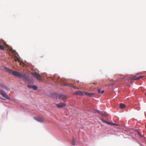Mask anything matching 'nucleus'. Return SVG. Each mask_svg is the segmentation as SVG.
Listing matches in <instances>:
<instances>
[{
    "instance_id": "nucleus-11",
    "label": "nucleus",
    "mask_w": 146,
    "mask_h": 146,
    "mask_svg": "<svg viewBox=\"0 0 146 146\" xmlns=\"http://www.w3.org/2000/svg\"><path fill=\"white\" fill-rule=\"evenodd\" d=\"M3 88L8 91H9L10 90L9 88L6 86H3Z\"/></svg>"
},
{
    "instance_id": "nucleus-19",
    "label": "nucleus",
    "mask_w": 146,
    "mask_h": 146,
    "mask_svg": "<svg viewBox=\"0 0 146 146\" xmlns=\"http://www.w3.org/2000/svg\"><path fill=\"white\" fill-rule=\"evenodd\" d=\"M33 86H31L30 85H28L27 87L29 88H32Z\"/></svg>"
},
{
    "instance_id": "nucleus-26",
    "label": "nucleus",
    "mask_w": 146,
    "mask_h": 146,
    "mask_svg": "<svg viewBox=\"0 0 146 146\" xmlns=\"http://www.w3.org/2000/svg\"><path fill=\"white\" fill-rule=\"evenodd\" d=\"M145 95L146 96V92L145 93Z\"/></svg>"
},
{
    "instance_id": "nucleus-14",
    "label": "nucleus",
    "mask_w": 146,
    "mask_h": 146,
    "mask_svg": "<svg viewBox=\"0 0 146 146\" xmlns=\"http://www.w3.org/2000/svg\"><path fill=\"white\" fill-rule=\"evenodd\" d=\"M76 143L75 139L74 138H73L72 144L73 145H74Z\"/></svg>"
},
{
    "instance_id": "nucleus-13",
    "label": "nucleus",
    "mask_w": 146,
    "mask_h": 146,
    "mask_svg": "<svg viewBox=\"0 0 146 146\" xmlns=\"http://www.w3.org/2000/svg\"><path fill=\"white\" fill-rule=\"evenodd\" d=\"M125 107V106L124 104H123L122 103H121L120 104V107L121 108V109L124 108Z\"/></svg>"
},
{
    "instance_id": "nucleus-6",
    "label": "nucleus",
    "mask_w": 146,
    "mask_h": 146,
    "mask_svg": "<svg viewBox=\"0 0 146 146\" xmlns=\"http://www.w3.org/2000/svg\"><path fill=\"white\" fill-rule=\"evenodd\" d=\"M66 106V104L64 103H60L56 104L57 107L58 108H61L64 107Z\"/></svg>"
},
{
    "instance_id": "nucleus-24",
    "label": "nucleus",
    "mask_w": 146,
    "mask_h": 146,
    "mask_svg": "<svg viewBox=\"0 0 146 146\" xmlns=\"http://www.w3.org/2000/svg\"><path fill=\"white\" fill-rule=\"evenodd\" d=\"M93 84H96L97 83L96 82L94 83Z\"/></svg>"
},
{
    "instance_id": "nucleus-10",
    "label": "nucleus",
    "mask_w": 146,
    "mask_h": 146,
    "mask_svg": "<svg viewBox=\"0 0 146 146\" xmlns=\"http://www.w3.org/2000/svg\"><path fill=\"white\" fill-rule=\"evenodd\" d=\"M75 94L76 95L78 94V95H81L82 96L83 95V92L81 91H78L76 92H75Z\"/></svg>"
},
{
    "instance_id": "nucleus-16",
    "label": "nucleus",
    "mask_w": 146,
    "mask_h": 146,
    "mask_svg": "<svg viewBox=\"0 0 146 146\" xmlns=\"http://www.w3.org/2000/svg\"><path fill=\"white\" fill-rule=\"evenodd\" d=\"M4 48V47L3 46L0 44V49L1 50H3Z\"/></svg>"
},
{
    "instance_id": "nucleus-5",
    "label": "nucleus",
    "mask_w": 146,
    "mask_h": 146,
    "mask_svg": "<svg viewBox=\"0 0 146 146\" xmlns=\"http://www.w3.org/2000/svg\"><path fill=\"white\" fill-rule=\"evenodd\" d=\"M101 119L102 122L106 123L108 125H118V124H117L114 123L113 122H110L108 121H106L102 119Z\"/></svg>"
},
{
    "instance_id": "nucleus-4",
    "label": "nucleus",
    "mask_w": 146,
    "mask_h": 146,
    "mask_svg": "<svg viewBox=\"0 0 146 146\" xmlns=\"http://www.w3.org/2000/svg\"><path fill=\"white\" fill-rule=\"evenodd\" d=\"M0 94L3 96L4 98L9 100L11 99L6 94V93L3 90L0 89Z\"/></svg>"
},
{
    "instance_id": "nucleus-2",
    "label": "nucleus",
    "mask_w": 146,
    "mask_h": 146,
    "mask_svg": "<svg viewBox=\"0 0 146 146\" xmlns=\"http://www.w3.org/2000/svg\"><path fill=\"white\" fill-rule=\"evenodd\" d=\"M5 70L8 73L12 74L13 76L18 77L20 78H23V80L25 81H27L28 80V76H26L25 74H22L19 72L15 71H13L6 67H5Z\"/></svg>"
},
{
    "instance_id": "nucleus-1",
    "label": "nucleus",
    "mask_w": 146,
    "mask_h": 146,
    "mask_svg": "<svg viewBox=\"0 0 146 146\" xmlns=\"http://www.w3.org/2000/svg\"><path fill=\"white\" fill-rule=\"evenodd\" d=\"M48 80L52 84L54 83H56L57 82L58 83L61 82L62 83V84L65 86H69L74 89L78 88L77 87L75 86L73 84H65L66 80L63 79H61L58 76H55L53 78L50 77L48 78Z\"/></svg>"
},
{
    "instance_id": "nucleus-18",
    "label": "nucleus",
    "mask_w": 146,
    "mask_h": 146,
    "mask_svg": "<svg viewBox=\"0 0 146 146\" xmlns=\"http://www.w3.org/2000/svg\"><path fill=\"white\" fill-rule=\"evenodd\" d=\"M138 135H139V136H141V137H142V134H141V132H139V131H138Z\"/></svg>"
},
{
    "instance_id": "nucleus-17",
    "label": "nucleus",
    "mask_w": 146,
    "mask_h": 146,
    "mask_svg": "<svg viewBox=\"0 0 146 146\" xmlns=\"http://www.w3.org/2000/svg\"><path fill=\"white\" fill-rule=\"evenodd\" d=\"M14 60H15V61L16 62L18 61L19 62H20V59L18 58H17L15 59Z\"/></svg>"
},
{
    "instance_id": "nucleus-3",
    "label": "nucleus",
    "mask_w": 146,
    "mask_h": 146,
    "mask_svg": "<svg viewBox=\"0 0 146 146\" xmlns=\"http://www.w3.org/2000/svg\"><path fill=\"white\" fill-rule=\"evenodd\" d=\"M31 74L34 77L37 78L39 81H42V78L40 75L36 72H32Z\"/></svg>"
},
{
    "instance_id": "nucleus-9",
    "label": "nucleus",
    "mask_w": 146,
    "mask_h": 146,
    "mask_svg": "<svg viewBox=\"0 0 146 146\" xmlns=\"http://www.w3.org/2000/svg\"><path fill=\"white\" fill-rule=\"evenodd\" d=\"M144 77L143 76H139L137 77L136 76H133L131 78V79L133 80H137L139 79H140Z\"/></svg>"
},
{
    "instance_id": "nucleus-25",
    "label": "nucleus",
    "mask_w": 146,
    "mask_h": 146,
    "mask_svg": "<svg viewBox=\"0 0 146 146\" xmlns=\"http://www.w3.org/2000/svg\"><path fill=\"white\" fill-rule=\"evenodd\" d=\"M1 99H2V100H3V98H1Z\"/></svg>"
},
{
    "instance_id": "nucleus-8",
    "label": "nucleus",
    "mask_w": 146,
    "mask_h": 146,
    "mask_svg": "<svg viewBox=\"0 0 146 146\" xmlns=\"http://www.w3.org/2000/svg\"><path fill=\"white\" fill-rule=\"evenodd\" d=\"M58 98L60 99L64 100H66L67 98L66 96L63 95H60L58 96Z\"/></svg>"
},
{
    "instance_id": "nucleus-20",
    "label": "nucleus",
    "mask_w": 146,
    "mask_h": 146,
    "mask_svg": "<svg viewBox=\"0 0 146 146\" xmlns=\"http://www.w3.org/2000/svg\"><path fill=\"white\" fill-rule=\"evenodd\" d=\"M98 93H100L101 92V90L100 89H98Z\"/></svg>"
},
{
    "instance_id": "nucleus-15",
    "label": "nucleus",
    "mask_w": 146,
    "mask_h": 146,
    "mask_svg": "<svg viewBox=\"0 0 146 146\" xmlns=\"http://www.w3.org/2000/svg\"><path fill=\"white\" fill-rule=\"evenodd\" d=\"M32 88H33L34 90H36L37 89V87L35 85L33 86Z\"/></svg>"
},
{
    "instance_id": "nucleus-7",
    "label": "nucleus",
    "mask_w": 146,
    "mask_h": 146,
    "mask_svg": "<svg viewBox=\"0 0 146 146\" xmlns=\"http://www.w3.org/2000/svg\"><path fill=\"white\" fill-rule=\"evenodd\" d=\"M35 119L37 121L41 123H42L44 121V120L42 117H36L35 118Z\"/></svg>"
},
{
    "instance_id": "nucleus-23",
    "label": "nucleus",
    "mask_w": 146,
    "mask_h": 146,
    "mask_svg": "<svg viewBox=\"0 0 146 146\" xmlns=\"http://www.w3.org/2000/svg\"><path fill=\"white\" fill-rule=\"evenodd\" d=\"M104 91H103V90H102V91H101V93L102 94H103L104 93Z\"/></svg>"
},
{
    "instance_id": "nucleus-22",
    "label": "nucleus",
    "mask_w": 146,
    "mask_h": 146,
    "mask_svg": "<svg viewBox=\"0 0 146 146\" xmlns=\"http://www.w3.org/2000/svg\"><path fill=\"white\" fill-rule=\"evenodd\" d=\"M98 113L100 114H101V115L102 114V112L100 111H99V112Z\"/></svg>"
},
{
    "instance_id": "nucleus-12",
    "label": "nucleus",
    "mask_w": 146,
    "mask_h": 146,
    "mask_svg": "<svg viewBox=\"0 0 146 146\" xmlns=\"http://www.w3.org/2000/svg\"><path fill=\"white\" fill-rule=\"evenodd\" d=\"M85 94L89 97H92L93 95L94 94V93H85Z\"/></svg>"
},
{
    "instance_id": "nucleus-21",
    "label": "nucleus",
    "mask_w": 146,
    "mask_h": 146,
    "mask_svg": "<svg viewBox=\"0 0 146 146\" xmlns=\"http://www.w3.org/2000/svg\"><path fill=\"white\" fill-rule=\"evenodd\" d=\"M95 111L98 113L100 111L96 109L95 110Z\"/></svg>"
}]
</instances>
